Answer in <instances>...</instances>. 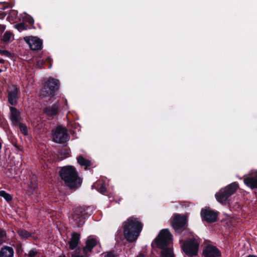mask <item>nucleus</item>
<instances>
[{
  "mask_svg": "<svg viewBox=\"0 0 257 257\" xmlns=\"http://www.w3.org/2000/svg\"><path fill=\"white\" fill-rule=\"evenodd\" d=\"M123 235L129 242L136 240L142 229V224L138 218L133 217L128 218L123 223Z\"/></svg>",
  "mask_w": 257,
  "mask_h": 257,
  "instance_id": "1",
  "label": "nucleus"
},
{
  "mask_svg": "<svg viewBox=\"0 0 257 257\" xmlns=\"http://www.w3.org/2000/svg\"><path fill=\"white\" fill-rule=\"evenodd\" d=\"M60 176L66 185L71 189H76L81 184L82 180L78 177L77 172L73 166L62 168L60 171Z\"/></svg>",
  "mask_w": 257,
  "mask_h": 257,
  "instance_id": "2",
  "label": "nucleus"
},
{
  "mask_svg": "<svg viewBox=\"0 0 257 257\" xmlns=\"http://www.w3.org/2000/svg\"><path fill=\"white\" fill-rule=\"evenodd\" d=\"M155 242L158 247L163 249L161 252V257H175L172 248L167 247L172 242V236L168 229L162 230L155 239Z\"/></svg>",
  "mask_w": 257,
  "mask_h": 257,
  "instance_id": "3",
  "label": "nucleus"
},
{
  "mask_svg": "<svg viewBox=\"0 0 257 257\" xmlns=\"http://www.w3.org/2000/svg\"><path fill=\"white\" fill-rule=\"evenodd\" d=\"M238 185L236 183H231L215 194L217 200L222 204H226L228 198L236 191Z\"/></svg>",
  "mask_w": 257,
  "mask_h": 257,
  "instance_id": "4",
  "label": "nucleus"
},
{
  "mask_svg": "<svg viewBox=\"0 0 257 257\" xmlns=\"http://www.w3.org/2000/svg\"><path fill=\"white\" fill-rule=\"evenodd\" d=\"M59 83L57 79L50 78L46 82L41 92V96L43 97H52L54 96L55 92L58 89Z\"/></svg>",
  "mask_w": 257,
  "mask_h": 257,
  "instance_id": "5",
  "label": "nucleus"
},
{
  "mask_svg": "<svg viewBox=\"0 0 257 257\" xmlns=\"http://www.w3.org/2000/svg\"><path fill=\"white\" fill-rule=\"evenodd\" d=\"M199 245V242L197 239L191 238L184 242L181 245V247L186 255L192 257L197 255Z\"/></svg>",
  "mask_w": 257,
  "mask_h": 257,
  "instance_id": "6",
  "label": "nucleus"
},
{
  "mask_svg": "<svg viewBox=\"0 0 257 257\" xmlns=\"http://www.w3.org/2000/svg\"><path fill=\"white\" fill-rule=\"evenodd\" d=\"M53 141L57 143H64L68 141L69 135L67 130L61 126H57L52 133Z\"/></svg>",
  "mask_w": 257,
  "mask_h": 257,
  "instance_id": "7",
  "label": "nucleus"
},
{
  "mask_svg": "<svg viewBox=\"0 0 257 257\" xmlns=\"http://www.w3.org/2000/svg\"><path fill=\"white\" fill-rule=\"evenodd\" d=\"M171 224L174 229L176 232L180 233L186 228L187 218L184 216L176 214L171 221Z\"/></svg>",
  "mask_w": 257,
  "mask_h": 257,
  "instance_id": "8",
  "label": "nucleus"
},
{
  "mask_svg": "<svg viewBox=\"0 0 257 257\" xmlns=\"http://www.w3.org/2000/svg\"><path fill=\"white\" fill-rule=\"evenodd\" d=\"M24 39L32 50H39L42 48V40L36 37L27 36Z\"/></svg>",
  "mask_w": 257,
  "mask_h": 257,
  "instance_id": "9",
  "label": "nucleus"
},
{
  "mask_svg": "<svg viewBox=\"0 0 257 257\" xmlns=\"http://www.w3.org/2000/svg\"><path fill=\"white\" fill-rule=\"evenodd\" d=\"M201 216L203 220L207 222H214L216 221L218 214L214 211L207 208L201 210Z\"/></svg>",
  "mask_w": 257,
  "mask_h": 257,
  "instance_id": "10",
  "label": "nucleus"
},
{
  "mask_svg": "<svg viewBox=\"0 0 257 257\" xmlns=\"http://www.w3.org/2000/svg\"><path fill=\"white\" fill-rule=\"evenodd\" d=\"M204 257H221V252L215 246L208 245L203 251Z\"/></svg>",
  "mask_w": 257,
  "mask_h": 257,
  "instance_id": "11",
  "label": "nucleus"
},
{
  "mask_svg": "<svg viewBox=\"0 0 257 257\" xmlns=\"http://www.w3.org/2000/svg\"><path fill=\"white\" fill-rule=\"evenodd\" d=\"M8 101L12 105H15L17 103L18 88L15 85L10 86L8 89Z\"/></svg>",
  "mask_w": 257,
  "mask_h": 257,
  "instance_id": "12",
  "label": "nucleus"
},
{
  "mask_svg": "<svg viewBox=\"0 0 257 257\" xmlns=\"http://www.w3.org/2000/svg\"><path fill=\"white\" fill-rule=\"evenodd\" d=\"M98 243V240L96 238H88L86 241V245L83 247V250L85 253L91 252L92 248Z\"/></svg>",
  "mask_w": 257,
  "mask_h": 257,
  "instance_id": "13",
  "label": "nucleus"
},
{
  "mask_svg": "<svg viewBox=\"0 0 257 257\" xmlns=\"http://www.w3.org/2000/svg\"><path fill=\"white\" fill-rule=\"evenodd\" d=\"M244 183L251 189L257 188V172L254 176L248 177L244 179Z\"/></svg>",
  "mask_w": 257,
  "mask_h": 257,
  "instance_id": "14",
  "label": "nucleus"
},
{
  "mask_svg": "<svg viewBox=\"0 0 257 257\" xmlns=\"http://www.w3.org/2000/svg\"><path fill=\"white\" fill-rule=\"evenodd\" d=\"M11 119L14 124H17L20 121V113L15 107H11Z\"/></svg>",
  "mask_w": 257,
  "mask_h": 257,
  "instance_id": "15",
  "label": "nucleus"
},
{
  "mask_svg": "<svg viewBox=\"0 0 257 257\" xmlns=\"http://www.w3.org/2000/svg\"><path fill=\"white\" fill-rule=\"evenodd\" d=\"M80 235L77 233H73L69 241V247L71 249L75 248L79 243Z\"/></svg>",
  "mask_w": 257,
  "mask_h": 257,
  "instance_id": "16",
  "label": "nucleus"
},
{
  "mask_svg": "<svg viewBox=\"0 0 257 257\" xmlns=\"http://www.w3.org/2000/svg\"><path fill=\"white\" fill-rule=\"evenodd\" d=\"M14 253V249L12 247L5 246L2 248L0 251V257H13Z\"/></svg>",
  "mask_w": 257,
  "mask_h": 257,
  "instance_id": "17",
  "label": "nucleus"
},
{
  "mask_svg": "<svg viewBox=\"0 0 257 257\" xmlns=\"http://www.w3.org/2000/svg\"><path fill=\"white\" fill-rule=\"evenodd\" d=\"M81 215L77 213H75L73 216V218L76 222V223L78 226L82 225L84 223V219L85 218V215L83 213L82 211H81Z\"/></svg>",
  "mask_w": 257,
  "mask_h": 257,
  "instance_id": "18",
  "label": "nucleus"
},
{
  "mask_svg": "<svg viewBox=\"0 0 257 257\" xmlns=\"http://www.w3.org/2000/svg\"><path fill=\"white\" fill-rule=\"evenodd\" d=\"M58 106L53 105L51 107H46L45 109V112L48 116L53 117L58 113Z\"/></svg>",
  "mask_w": 257,
  "mask_h": 257,
  "instance_id": "19",
  "label": "nucleus"
},
{
  "mask_svg": "<svg viewBox=\"0 0 257 257\" xmlns=\"http://www.w3.org/2000/svg\"><path fill=\"white\" fill-rule=\"evenodd\" d=\"M77 162L81 166H84L86 168L91 165L90 161L85 159L81 156L77 158Z\"/></svg>",
  "mask_w": 257,
  "mask_h": 257,
  "instance_id": "20",
  "label": "nucleus"
},
{
  "mask_svg": "<svg viewBox=\"0 0 257 257\" xmlns=\"http://www.w3.org/2000/svg\"><path fill=\"white\" fill-rule=\"evenodd\" d=\"M13 39V35L12 33L6 32L2 38V41L5 43H9Z\"/></svg>",
  "mask_w": 257,
  "mask_h": 257,
  "instance_id": "21",
  "label": "nucleus"
},
{
  "mask_svg": "<svg viewBox=\"0 0 257 257\" xmlns=\"http://www.w3.org/2000/svg\"><path fill=\"white\" fill-rule=\"evenodd\" d=\"M37 188V184L36 182H31L27 191L29 194H33Z\"/></svg>",
  "mask_w": 257,
  "mask_h": 257,
  "instance_id": "22",
  "label": "nucleus"
},
{
  "mask_svg": "<svg viewBox=\"0 0 257 257\" xmlns=\"http://www.w3.org/2000/svg\"><path fill=\"white\" fill-rule=\"evenodd\" d=\"M18 232L19 235L23 239H27L30 236V234L26 230L20 229Z\"/></svg>",
  "mask_w": 257,
  "mask_h": 257,
  "instance_id": "23",
  "label": "nucleus"
},
{
  "mask_svg": "<svg viewBox=\"0 0 257 257\" xmlns=\"http://www.w3.org/2000/svg\"><path fill=\"white\" fill-rule=\"evenodd\" d=\"M0 196L4 197L7 201H10L12 199L11 196L5 191H0Z\"/></svg>",
  "mask_w": 257,
  "mask_h": 257,
  "instance_id": "24",
  "label": "nucleus"
},
{
  "mask_svg": "<svg viewBox=\"0 0 257 257\" xmlns=\"http://www.w3.org/2000/svg\"><path fill=\"white\" fill-rule=\"evenodd\" d=\"M117 255L114 251H108L104 253V257H117Z\"/></svg>",
  "mask_w": 257,
  "mask_h": 257,
  "instance_id": "25",
  "label": "nucleus"
},
{
  "mask_svg": "<svg viewBox=\"0 0 257 257\" xmlns=\"http://www.w3.org/2000/svg\"><path fill=\"white\" fill-rule=\"evenodd\" d=\"M19 127L20 131L23 133L25 135H28L27 128L25 125H24L22 123L19 124Z\"/></svg>",
  "mask_w": 257,
  "mask_h": 257,
  "instance_id": "26",
  "label": "nucleus"
},
{
  "mask_svg": "<svg viewBox=\"0 0 257 257\" xmlns=\"http://www.w3.org/2000/svg\"><path fill=\"white\" fill-rule=\"evenodd\" d=\"M15 28L20 32L26 29V26L24 23H20L16 25Z\"/></svg>",
  "mask_w": 257,
  "mask_h": 257,
  "instance_id": "27",
  "label": "nucleus"
},
{
  "mask_svg": "<svg viewBox=\"0 0 257 257\" xmlns=\"http://www.w3.org/2000/svg\"><path fill=\"white\" fill-rule=\"evenodd\" d=\"M11 55L10 52L6 50L0 49V56L9 57Z\"/></svg>",
  "mask_w": 257,
  "mask_h": 257,
  "instance_id": "28",
  "label": "nucleus"
},
{
  "mask_svg": "<svg viewBox=\"0 0 257 257\" xmlns=\"http://www.w3.org/2000/svg\"><path fill=\"white\" fill-rule=\"evenodd\" d=\"M37 251L36 249H32L28 253L29 257H35L37 254Z\"/></svg>",
  "mask_w": 257,
  "mask_h": 257,
  "instance_id": "29",
  "label": "nucleus"
},
{
  "mask_svg": "<svg viewBox=\"0 0 257 257\" xmlns=\"http://www.w3.org/2000/svg\"><path fill=\"white\" fill-rule=\"evenodd\" d=\"M6 236V233L4 231H0V244L3 242L4 237Z\"/></svg>",
  "mask_w": 257,
  "mask_h": 257,
  "instance_id": "30",
  "label": "nucleus"
},
{
  "mask_svg": "<svg viewBox=\"0 0 257 257\" xmlns=\"http://www.w3.org/2000/svg\"><path fill=\"white\" fill-rule=\"evenodd\" d=\"M106 191V189L105 187V185L104 184H103L101 185V186L100 188L99 192L102 194H104Z\"/></svg>",
  "mask_w": 257,
  "mask_h": 257,
  "instance_id": "31",
  "label": "nucleus"
},
{
  "mask_svg": "<svg viewBox=\"0 0 257 257\" xmlns=\"http://www.w3.org/2000/svg\"><path fill=\"white\" fill-rule=\"evenodd\" d=\"M89 254V253H85L84 252H83V255H76V254H74L72 256V257H88Z\"/></svg>",
  "mask_w": 257,
  "mask_h": 257,
  "instance_id": "32",
  "label": "nucleus"
},
{
  "mask_svg": "<svg viewBox=\"0 0 257 257\" xmlns=\"http://www.w3.org/2000/svg\"><path fill=\"white\" fill-rule=\"evenodd\" d=\"M137 257H147V254L145 252H141Z\"/></svg>",
  "mask_w": 257,
  "mask_h": 257,
  "instance_id": "33",
  "label": "nucleus"
},
{
  "mask_svg": "<svg viewBox=\"0 0 257 257\" xmlns=\"http://www.w3.org/2000/svg\"><path fill=\"white\" fill-rule=\"evenodd\" d=\"M5 63V60L0 58V64H4Z\"/></svg>",
  "mask_w": 257,
  "mask_h": 257,
  "instance_id": "34",
  "label": "nucleus"
},
{
  "mask_svg": "<svg viewBox=\"0 0 257 257\" xmlns=\"http://www.w3.org/2000/svg\"><path fill=\"white\" fill-rule=\"evenodd\" d=\"M247 257H257V256L253 255H249Z\"/></svg>",
  "mask_w": 257,
  "mask_h": 257,
  "instance_id": "35",
  "label": "nucleus"
},
{
  "mask_svg": "<svg viewBox=\"0 0 257 257\" xmlns=\"http://www.w3.org/2000/svg\"><path fill=\"white\" fill-rule=\"evenodd\" d=\"M89 209H90L89 207H87L86 210H88ZM84 211H85V210H84Z\"/></svg>",
  "mask_w": 257,
  "mask_h": 257,
  "instance_id": "36",
  "label": "nucleus"
},
{
  "mask_svg": "<svg viewBox=\"0 0 257 257\" xmlns=\"http://www.w3.org/2000/svg\"><path fill=\"white\" fill-rule=\"evenodd\" d=\"M2 70L0 69V72H2Z\"/></svg>",
  "mask_w": 257,
  "mask_h": 257,
  "instance_id": "37",
  "label": "nucleus"
}]
</instances>
